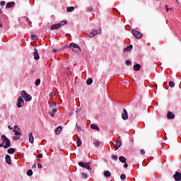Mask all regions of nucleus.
<instances>
[{
	"mask_svg": "<svg viewBox=\"0 0 181 181\" xmlns=\"http://www.w3.org/2000/svg\"><path fill=\"white\" fill-rule=\"evenodd\" d=\"M49 104V107H56V105H57V104L54 103H50Z\"/></svg>",
	"mask_w": 181,
	"mask_h": 181,
	"instance_id": "ea45409f",
	"label": "nucleus"
},
{
	"mask_svg": "<svg viewBox=\"0 0 181 181\" xmlns=\"http://www.w3.org/2000/svg\"><path fill=\"white\" fill-rule=\"evenodd\" d=\"M104 176H105V177H110V176H111V172H110L109 170L105 171Z\"/></svg>",
	"mask_w": 181,
	"mask_h": 181,
	"instance_id": "a878e982",
	"label": "nucleus"
},
{
	"mask_svg": "<svg viewBox=\"0 0 181 181\" xmlns=\"http://www.w3.org/2000/svg\"><path fill=\"white\" fill-rule=\"evenodd\" d=\"M90 128L91 129H95L96 131H100V127H98V126L95 124H90Z\"/></svg>",
	"mask_w": 181,
	"mask_h": 181,
	"instance_id": "aec40b11",
	"label": "nucleus"
},
{
	"mask_svg": "<svg viewBox=\"0 0 181 181\" xmlns=\"http://www.w3.org/2000/svg\"><path fill=\"white\" fill-rule=\"evenodd\" d=\"M175 181H181V173L179 172H176L173 175Z\"/></svg>",
	"mask_w": 181,
	"mask_h": 181,
	"instance_id": "1a4fd4ad",
	"label": "nucleus"
},
{
	"mask_svg": "<svg viewBox=\"0 0 181 181\" xmlns=\"http://www.w3.org/2000/svg\"><path fill=\"white\" fill-rule=\"evenodd\" d=\"M13 139V141H19V139H21V136H14Z\"/></svg>",
	"mask_w": 181,
	"mask_h": 181,
	"instance_id": "f704fd0d",
	"label": "nucleus"
},
{
	"mask_svg": "<svg viewBox=\"0 0 181 181\" xmlns=\"http://www.w3.org/2000/svg\"><path fill=\"white\" fill-rule=\"evenodd\" d=\"M34 59L35 60H39V59H40L39 53H37V49L36 48H34Z\"/></svg>",
	"mask_w": 181,
	"mask_h": 181,
	"instance_id": "9b49d317",
	"label": "nucleus"
},
{
	"mask_svg": "<svg viewBox=\"0 0 181 181\" xmlns=\"http://www.w3.org/2000/svg\"><path fill=\"white\" fill-rule=\"evenodd\" d=\"M120 179H121L122 180H125V179H127V175H125V174H122V175H120Z\"/></svg>",
	"mask_w": 181,
	"mask_h": 181,
	"instance_id": "e433bc0d",
	"label": "nucleus"
},
{
	"mask_svg": "<svg viewBox=\"0 0 181 181\" xmlns=\"http://www.w3.org/2000/svg\"><path fill=\"white\" fill-rule=\"evenodd\" d=\"M36 37V35H31V39L33 40V39H35Z\"/></svg>",
	"mask_w": 181,
	"mask_h": 181,
	"instance_id": "de8ad7c7",
	"label": "nucleus"
},
{
	"mask_svg": "<svg viewBox=\"0 0 181 181\" xmlns=\"http://www.w3.org/2000/svg\"><path fill=\"white\" fill-rule=\"evenodd\" d=\"M58 25H60V28H62V26H64V25H67V21H62L59 23H58Z\"/></svg>",
	"mask_w": 181,
	"mask_h": 181,
	"instance_id": "cd10ccee",
	"label": "nucleus"
},
{
	"mask_svg": "<svg viewBox=\"0 0 181 181\" xmlns=\"http://www.w3.org/2000/svg\"><path fill=\"white\" fill-rule=\"evenodd\" d=\"M122 119H124V120L128 119V112H127L126 109L123 110V112L122 114Z\"/></svg>",
	"mask_w": 181,
	"mask_h": 181,
	"instance_id": "9d476101",
	"label": "nucleus"
},
{
	"mask_svg": "<svg viewBox=\"0 0 181 181\" xmlns=\"http://www.w3.org/2000/svg\"><path fill=\"white\" fill-rule=\"evenodd\" d=\"M59 28H60V24L57 23V24L52 25L50 29L51 30H54V29H59Z\"/></svg>",
	"mask_w": 181,
	"mask_h": 181,
	"instance_id": "a211bd4d",
	"label": "nucleus"
},
{
	"mask_svg": "<svg viewBox=\"0 0 181 181\" xmlns=\"http://www.w3.org/2000/svg\"><path fill=\"white\" fill-rule=\"evenodd\" d=\"M2 143L0 144V148L4 147V149H8L11 146V140L5 135H1Z\"/></svg>",
	"mask_w": 181,
	"mask_h": 181,
	"instance_id": "f257e3e1",
	"label": "nucleus"
},
{
	"mask_svg": "<svg viewBox=\"0 0 181 181\" xmlns=\"http://www.w3.org/2000/svg\"><path fill=\"white\" fill-rule=\"evenodd\" d=\"M132 35H134L136 39H141V37H142V33H141V32L136 31L135 30H132Z\"/></svg>",
	"mask_w": 181,
	"mask_h": 181,
	"instance_id": "0eeeda50",
	"label": "nucleus"
},
{
	"mask_svg": "<svg viewBox=\"0 0 181 181\" xmlns=\"http://www.w3.org/2000/svg\"><path fill=\"white\" fill-rule=\"evenodd\" d=\"M62 132V126H59L56 129H55V134L56 135H59V134Z\"/></svg>",
	"mask_w": 181,
	"mask_h": 181,
	"instance_id": "412c9836",
	"label": "nucleus"
},
{
	"mask_svg": "<svg viewBox=\"0 0 181 181\" xmlns=\"http://www.w3.org/2000/svg\"><path fill=\"white\" fill-rule=\"evenodd\" d=\"M124 168H128V164L127 163H124Z\"/></svg>",
	"mask_w": 181,
	"mask_h": 181,
	"instance_id": "8fccbe9b",
	"label": "nucleus"
},
{
	"mask_svg": "<svg viewBox=\"0 0 181 181\" xmlns=\"http://www.w3.org/2000/svg\"><path fill=\"white\" fill-rule=\"evenodd\" d=\"M13 5H15V1H10L8 2L6 5V8L7 9H9V8H12V6H13Z\"/></svg>",
	"mask_w": 181,
	"mask_h": 181,
	"instance_id": "dca6fc26",
	"label": "nucleus"
},
{
	"mask_svg": "<svg viewBox=\"0 0 181 181\" xmlns=\"http://www.w3.org/2000/svg\"><path fill=\"white\" fill-rule=\"evenodd\" d=\"M82 177H83L84 179H87V174L86 173H82Z\"/></svg>",
	"mask_w": 181,
	"mask_h": 181,
	"instance_id": "58836bf2",
	"label": "nucleus"
},
{
	"mask_svg": "<svg viewBox=\"0 0 181 181\" xmlns=\"http://www.w3.org/2000/svg\"><path fill=\"white\" fill-rule=\"evenodd\" d=\"M37 160H40V158L37 157Z\"/></svg>",
	"mask_w": 181,
	"mask_h": 181,
	"instance_id": "6e6d98bb",
	"label": "nucleus"
},
{
	"mask_svg": "<svg viewBox=\"0 0 181 181\" xmlns=\"http://www.w3.org/2000/svg\"><path fill=\"white\" fill-rule=\"evenodd\" d=\"M15 151H16L15 148H8V149L7 152H8V153H9L10 155H12V154L15 153Z\"/></svg>",
	"mask_w": 181,
	"mask_h": 181,
	"instance_id": "5701e85b",
	"label": "nucleus"
},
{
	"mask_svg": "<svg viewBox=\"0 0 181 181\" xmlns=\"http://www.w3.org/2000/svg\"><path fill=\"white\" fill-rule=\"evenodd\" d=\"M169 87H170L171 88H173L175 87V82L170 81L169 82Z\"/></svg>",
	"mask_w": 181,
	"mask_h": 181,
	"instance_id": "2f4dec72",
	"label": "nucleus"
},
{
	"mask_svg": "<svg viewBox=\"0 0 181 181\" xmlns=\"http://www.w3.org/2000/svg\"><path fill=\"white\" fill-rule=\"evenodd\" d=\"M93 145H94L96 148H98V146H100V141H95V142H93Z\"/></svg>",
	"mask_w": 181,
	"mask_h": 181,
	"instance_id": "c9c22d12",
	"label": "nucleus"
},
{
	"mask_svg": "<svg viewBox=\"0 0 181 181\" xmlns=\"http://www.w3.org/2000/svg\"><path fill=\"white\" fill-rule=\"evenodd\" d=\"M132 63V62L130 60H127L126 62H125V64H126L127 66L131 65Z\"/></svg>",
	"mask_w": 181,
	"mask_h": 181,
	"instance_id": "4c0bfd02",
	"label": "nucleus"
},
{
	"mask_svg": "<svg viewBox=\"0 0 181 181\" xmlns=\"http://www.w3.org/2000/svg\"><path fill=\"white\" fill-rule=\"evenodd\" d=\"M23 19H24V21H26V22H28V25H32V21H30V20H29V18L28 17H24L23 18Z\"/></svg>",
	"mask_w": 181,
	"mask_h": 181,
	"instance_id": "c85d7f7f",
	"label": "nucleus"
},
{
	"mask_svg": "<svg viewBox=\"0 0 181 181\" xmlns=\"http://www.w3.org/2000/svg\"><path fill=\"white\" fill-rule=\"evenodd\" d=\"M42 164H40V163H38L37 164V168H38V169H42Z\"/></svg>",
	"mask_w": 181,
	"mask_h": 181,
	"instance_id": "49530a36",
	"label": "nucleus"
},
{
	"mask_svg": "<svg viewBox=\"0 0 181 181\" xmlns=\"http://www.w3.org/2000/svg\"><path fill=\"white\" fill-rule=\"evenodd\" d=\"M56 112H57V109L54 108L51 112H49V115L53 117H54V114H56Z\"/></svg>",
	"mask_w": 181,
	"mask_h": 181,
	"instance_id": "393cba45",
	"label": "nucleus"
},
{
	"mask_svg": "<svg viewBox=\"0 0 181 181\" xmlns=\"http://www.w3.org/2000/svg\"><path fill=\"white\" fill-rule=\"evenodd\" d=\"M81 144H82L81 139L79 137H78L77 143H76V146H78V147L80 146L81 145Z\"/></svg>",
	"mask_w": 181,
	"mask_h": 181,
	"instance_id": "c756f323",
	"label": "nucleus"
},
{
	"mask_svg": "<svg viewBox=\"0 0 181 181\" xmlns=\"http://www.w3.org/2000/svg\"><path fill=\"white\" fill-rule=\"evenodd\" d=\"M5 1H1L0 2V5L1 6H5Z\"/></svg>",
	"mask_w": 181,
	"mask_h": 181,
	"instance_id": "79ce46f5",
	"label": "nucleus"
},
{
	"mask_svg": "<svg viewBox=\"0 0 181 181\" xmlns=\"http://www.w3.org/2000/svg\"><path fill=\"white\" fill-rule=\"evenodd\" d=\"M21 97L25 100L26 103L32 101V96L26 93L25 90L21 91Z\"/></svg>",
	"mask_w": 181,
	"mask_h": 181,
	"instance_id": "7ed1b4c3",
	"label": "nucleus"
},
{
	"mask_svg": "<svg viewBox=\"0 0 181 181\" xmlns=\"http://www.w3.org/2000/svg\"><path fill=\"white\" fill-rule=\"evenodd\" d=\"M167 118L168 119H173V118H175V114H173V112H168L167 115Z\"/></svg>",
	"mask_w": 181,
	"mask_h": 181,
	"instance_id": "2eb2a0df",
	"label": "nucleus"
},
{
	"mask_svg": "<svg viewBox=\"0 0 181 181\" xmlns=\"http://www.w3.org/2000/svg\"><path fill=\"white\" fill-rule=\"evenodd\" d=\"M28 138H29V142L30 144H33V142H35V138H33V133L30 132L28 134Z\"/></svg>",
	"mask_w": 181,
	"mask_h": 181,
	"instance_id": "f8f14e48",
	"label": "nucleus"
},
{
	"mask_svg": "<svg viewBox=\"0 0 181 181\" xmlns=\"http://www.w3.org/2000/svg\"><path fill=\"white\" fill-rule=\"evenodd\" d=\"M88 11H89L90 12H91V11H93V7H89V8H88Z\"/></svg>",
	"mask_w": 181,
	"mask_h": 181,
	"instance_id": "09e8293b",
	"label": "nucleus"
},
{
	"mask_svg": "<svg viewBox=\"0 0 181 181\" xmlns=\"http://www.w3.org/2000/svg\"><path fill=\"white\" fill-rule=\"evenodd\" d=\"M8 129H12V127L10 125H8Z\"/></svg>",
	"mask_w": 181,
	"mask_h": 181,
	"instance_id": "5fc2aeb1",
	"label": "nucleus"
},
{
	"mask_svg": "<svg viewBox=\"0 0 181 181\" xmlns=\"http://www.w3.org/2000/svg\"><path fill=\"white\" fill-rule=\"evenodd\" d=\"M54 95H56V94L53 93V92L49 93V97H54Z\"/></svg>",
	"mask_w": 181,
	"mask_h": 181,
	"instance_id": "a18cd8bd",
	"label": "nucleus"
},
{
	"mask_svg": "<svg viewBox=\"0 0 181 181\" xmlns=\"http://www.w3.org/2000/svg\"><path fill=\"white\" fill-rule=\"evenodd\" d=\"M18 108H22L23 105H25V100H23V98L22 96H19L16 103Z\"/></svg>",
	"mask_w": 181,
	"mask_h": 181,
	"instance_id": "39448f33",
	"label": "nucleus"
},
{
	"mask_svg": "<svg viewBox=\"0 0 181 181\" xmlns=\"http://www.w3.org/2000/svg\"><path fill=\"white\" fill-rule=\"evenodd\" d=\"M74 9H75L74 6H69L66 8L67 12H73Z\"/></svg>",
	"mask_w": 181,
	"mask_h": 181,
	"instance_id": "bb28decb",
	"label": "nucleus"
},
{
	"mask_svg": "<svg viewBox=\"0 0 181 181\" xmlns=\"http://www.w3.org/2000/svg\"><path fill=\"white\" fill-rule=\"evenodd\" d=\"M37 158H38L39 159L43 158V154H42V153H40V154L37 156Z\"/></svg>",
	"mask_w": 181,
	"mask_h": 181,
	"instance_id": "37998d69",
	"label": "nucleus"
},
{
	"mask_svg": "<svg viewBox=\"0 0 181 181\" xmlns=\"http://www.w3.org/2000/svg\"><path fill=\"white\" fill-rule=\"evenodd\" d=\"M69 47H70L72 52H74L75 53H80V52H81V47H80V45H76V43H70Z\"/></svg>",
	"mask_w": 181,
	"mask_h": 181,
	"instance_id": "f03ea898",
	"label": "nucleus"
},
{
	"mask_svg": "<svg viewBox=\"0 0 181 181\" xmlns=\"http://www.w3.org/2000/svg\"><path fill=\"white\" fill-rule=\"evenodd\" d=\"M101 33V28L100 30H93L91 33L88 34V37H94L95 35H100Z\"/></svg>",
	"mask_w": 181,
	"mask_h": 181,
	"instance_id": "423d86ee",
	"label": "nucleus"
},
{
	"mask_svg": "<svg viewBox=\"0 0 181 181\" xmlns=\"http://www.w3.org/2000/svg\"><path fill=\"white\" fill-rule=\"evenodd\" d=\"M90 165H91V163L88 162V163H84L80 161L78 163V165L81 166V168H84L85 169H88V170H90L91 172V168H90Z\"/></svg>",
	"mask_w": 181,
	"mask_h": 181,
	"instance_id": "20e7f679",
	"label": "nucleus"
},
{
	"mask_svg": "<svg viewBox=\"0 0 181 181\" xmlns=\"http://www.w3.org/2000/svg\"><path fill=\"white\" fill-rule=\"evenodd\" d=\"M14 133V135L16 136H20L21 137V132H19V127L17 125L14 126V129L13 130Z\"/></svg>",
	"mask_w": 181,
	"mask_h": 181,
	"instance_id": "6e6552de",
	"label": "nucleus"
},
{
	"mask_svg": "<svg viewBox=\"0 0 181 181\" xmlns=\"http://www.w3.org/2000/svg\"><path fill=\"white\" fill-rule=\"evenodd\" d=\"M87 86H91L93 84V78H89L86 81Z\"/></svg>",
	"mask_w": 181,
	"mask_h": 181,
	"instance_id": "b1692460",
	"label": "nucleus"
},
{
	"mask_svg": "<svg viewBox=\"0 0 181 181\" xmlns=\"http://www.w3.org/2000/svg\"><path fill=\"white\" fill-rule=\"evenodd\" d=\"M0 13H2V10L0 8Z\"/></svg>",
	"mask_w": 181,
	"mask_h": 181,
	"instance_id": "4d7b16f0",
	"label": "nucleus"
},
{
	"mask_svg": "<svg viewBox=\"0 0 181 181\" xmlns=\"http://www.w3.org/2000/svg\"><path fill=\"white\" fill-rule=\"evenodd\" d=\"M140 153L141 155H145V150L144 149L140 150Z\"/></svg>",
	"mask_w": 181,
	"mask_h": 181,
	"instance_id": "a19ab883",
	"label": "nucleus"
},
{
	"mask_svg": "<svg viewBox=\"0 0 181 181\" xmlns=\"http://www.w3.org/2000/svg\"><path fill=\"white\" fill-rule=\"evenodd\" d=\"M111 158H112V160H118V156L112 155Z\"/></svg>",
	"mask_w": 181,
	"mask_h": 181,
	"instance_id": "473e14b6",
	"label": "nucleus"
},
{
	"mask_svg": "<svg viewBox=\"0 0 181 181\" xmlns=\"http://www.w3.org/2000/svg\"><path fill=\"white\" fill-rule=\"evenodd\" d=\"M35 85L37 86H40V78L36 79Z\"/></svg>",
	"mask_w": 181,
	"mask_h": 181,
	"instance_id": "72a5a7b5",
	"label": "nucleus"
},
{
	"mask_svg": "<svg viewBox=\"0 0 181 181\" xmlns=\"http://www.w3.org/2000/svg\"><path fill=\"white\" fill-rule=\"evenodd\" d=\"M5 160L8 165H12V160L11 159V156L6 155L5 157Z\"/></svg>",
	"mask_w": 181,
	"mask_h": 181,
	"instance_id": "ddd939ff",
	"label": "nucleus"
},
{
	"mask_svg": "<svg viewBox=\"0 0 181 181\" xmlns=\"http://www.w3.org/2000/svg\"><path fill=\"white\" fill-rule=\"evenodd\" d=\"M0 28H2V24L0 25Z\"/></svg>",
	"mask_w": 181,
	"mask_h": 181,
	"instance_id": "13d9d810",
	"label": "nucleus"
},
{
	"mask_svg": "<svg viewBox=\"0 0 181 181\" xmlns=\"http://www.w3.org/2000/svg\"><path fill=\"white\" fill-rule=\"evenodd\" d=\"M132 47H133L132 45H129L127 47L124 49L123 50L124 53H127V52H131V50H132Z\"/></svg>",
	"mask_w": 181,
	"mask_h": 181,
	"instance_id": "f3484780",
	"label": "nucleus"
},
{
	"mask_svg": "<svg viewBox=\"0 0 181 181\" xmlns=\"http://www.w3.org/2000/svg\"><path fill=\"white\" fill-rule=\"evenodd\" d=\"M133 69L134 70V71H139V70H141V64H136L134 65Z\"/></svg>",
	"mask_w": 181,
	"mask_h": 181,
	"instance_id": "4468645a",
	"label": "nucleus"
},
{
	"mask_svg": "<svg viewBox=\"0 0 181 181\" xmlns=\"http://www.w3.org/2000/svg\"><path fill=\"white\" fill-rule=\"evenodd\" d=\"M32 169H36V164L32 165Z\"/></svg>",
	"mask_w": 181,
	"mask_h": 181,
	"instance_id": "3c124183",
	"label": "nucleus"
},
{
	"mask_svg": "<svg viewBox=\"0 0 181 181\" xmlns=\"http://www.w3.org/2000/svg\"><path fill=\"white\" fill-rule=\"evenodd\" d=\"M56 52H57V49H54L52 50V53H56Z\"/></svg>",
	"mask_w": 181,
	"mask_h": 181,
	"instance_id": "603ef678",
	"label": "nucleus"
},
{
	"mask_svg": "<svg viewBox=\"0 0 181 181\" xmlns=\"http://www.w3.org/2000/svg\"><path fill=\"white\" fill-rule=\"evenodd\" d=\"M115 147L117 149H119V148H121V141H119V140L117 141L115 144Z\"/></svg>",
	"mask_w": 181,
	"mask_h": 181,
	"instance_id": "4be33fe9",
	"label": "nucleus"
},
{
	"mask_svg": "<svg viewBox=\"0 0 181 181\" xmlns=\"http://www.w3.org/2000/svg\"><path fill=\"white\" fill-rule=\"evenodd\" d=\"M119 162H122V163H127V158L121 156L119 157Z\"/></svg>",
	"mask_w": 181,
	"mask_h": 181,
	"instance_id": "6ab92c4d",
	"label": "nucleus"
},
{
	"mask_svg": "<svg viewBox=\"0 0 181 181\" xmlns=\"http://www.w3.org/2000/svg\"><path fill=\"white\" fill-rule=\"evenodd\" d=\"M167 12H169V8H168V6H165Z\"/></svg>",
	"mask_w": 181,
	"mask_h": 181,
	"instance_id": "864d4df0",
	"label": "nucleus"
},
{
	"mask_svg": "<svg viewBox=\"0 0 181 181\" xmlns=\"http://www.w3.org/2000/svg\"><path fill=\"white\" fill-rule=\"evenodd\" d=\"M76 127H77L78 131H81V127H80L77 124V123L76 124Z\"/></svg>",
	"mask_w": 181,
	"mask_h": 181,
	"instance_id": "c03bdc74",
	"label": "nucleus"
},
{
	"mask_svg": "<svg viewBox=\"0 0 181 181\" xmlns=\"http://www.w3.org/2000/svg\"><path fill=\"white\" fill-rule=\"evenodd\" d=\"M33 175V171L32 170H28L27 171V175L28 176H32Z\"/></svg>",
	"mask_w": 181,
	"mask_h": 181,
	"instance_id": "7c9ffc66",
	"label": "nucleus"
}]
</instances>
